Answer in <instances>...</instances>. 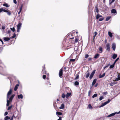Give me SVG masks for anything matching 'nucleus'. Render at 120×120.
<instances>
[{"label":"nucleus","instance_id":"f257e3e1","mask_svg":"<svg viewBox=\"0 0 120 120\" xmlns=\"http://www.w3.org/2000/svg\"><path fill=\"white\" fill-rule=\"evenodd\" d=\"M15 96V95L14 94L12 95L10 98H7V103L6 105L7 106H8L10 103H11L13 99Z\"/></svg>","mask_w":120,"mask_h":120},{"label":"nucleus","instance_id":"f03ea898","mask_svg":"<svg viewBox=\"0 0 120 120\" xmlns=\"http://www.w3.org/2000/svg\"><path fill=\"white\" fill-rule=\"evenodd\" d=\"M3 11L4 12L7 13V15L9 16H10L11 14V11L8 9L6 10L3 8H0V13Z\"/></svg>","mask_w":120,"mask_h":120},{"label":"nucleus","instance_id":"7ed1b4c3","mask_svg":"<svg viewBox=\"0 0 120 120\" xmlns=\"http://www.w3.org/2000/svg\"><path fill=\"white\" fill-rule=\"evenodd\" d=\"M42 68L43 69L41 71V73L43 75L45 74L47 75V76L49 77V74L46 70L45 67V64L42 67Z\"/></svg>","mask_w":120,"mask_h":120},{"label":"nucleus","instance_id":"20e7f679","mask_svg":"<svg viewBox=\"0 0 120 120\" xmlns=\"http://www.w3.org/2000/svg\"><path fill=\"white\" fill-rule=\"evenodd\" d=\"M100 17H101V18H100L99 20L100 21H101L103 20L104 19V17H102V16L98 14H97L96 15V19L97 20Z\"/></svg>","mask_w":120,"mask_h":120},{"label":"nucleus","instance_id":"39448f33","mask_svg":"<svg viewBox=\"0 0 120 120\" xmlns=\"http://www.w3.org/2000/svg\"><path fill=\"white\" fill-rule=\"evenodd\" d=\"M12 93V90L11 88L9 91L7 93V98H9V95L11 94Z\"/></svg>","mask_w":120,"mask_h":120},{"label":"nucleus","instance_id":"423d86ee","mask_svg":"<svg viewBox=\"0 0 120 120\" xmlns=\"http://www.w3.org/2000/svg\"><path fill=\"white\" fill-rule=\"evenodd\" d=\"M106 50L108 52H109L110 51V44L109 43H107L106 45Z\"/></svg>","mask_w":120,"mask_h":120},{"label":"nucleus","instance_id":"0eeeda50","mask_svg":"<svg viewBox=\"0 0 120 120\" xmlns=\"http://www.w3.org/2000/svg\"><path fill=\"white\" fill-rule=\"evenodd\" d=\"M63 74V70L62 68L60 69L59 73V77L60 78L62 77V76Z\"/></svg>","mask_w":120,"mask_h":120},{"label":"nucleus","instance_id":"6e6552de","mask_svg":"<svg viewBox=\"0 0 120 120\" xmlns=\"http://www.w3.org/2000/svg\"><path fill=\"white\" fill-rule=\"evenodd\" d=\"M95 70H94L92 72L91 74L90 77L89 78L90 79H91L93 77V76L94 74L95 73Z\"/></svg>","mask_w":120,"mask_h":120},{"label":"nucleus","instance_id":"1a4fd4ad","mask_svg":"<svg viewBox=\"0 0 120 120\" xmlns=\"http://www.w3.org/2000/svg\"><path fill=\"white\" fill-rule=\"evenodd\" d=\"M100 54L99 53H97L95 54L94 57V58L95 59H97L100 57Z\"/></svg>","mask_w":120,"mask_h":120},{"label":"nucleus","instance_id":"9d476101","mask_svg":"<svg viewBox=\"0 0 120 120\" xmlns=\"http://www.w3.org/2000/svg\"><path fill=\"white\" fill-rule=\"evenodd\" d=\"M114 81L111 82L110 83V85L111 86H113L114 84H116L117 83V82H115V80H114Z\"/></svg>","mask_w":120,"mask_h":120},{"label":"nucleus","instance_id":"9b49d317","mask_svg":"<svg viewBox=\"0 0 120 120\" xmlns=\"http://www.w3.org/2000/svg\"><path fill=\"white\" fill-rule=\"evenodd\" d=\"M112 48L113 50L115 51L116 49V45L115 43H113L112 44Z\"/></svg>","mask_w":120,"mask_h":120},{"label":"nucleus","instance_id":"f8f14e48","mask_svg":"<svg viewBox=\"0 0 120 120\" xmlns=\"http://www.w3.org/2000/svg\"><path fill=\"white\" fill-rule=\"evenodd\" d=\"M86 75V78H88L90 75L89 71L88 70L85 74Z\"/></svg>","mask_w":120,"mask_h":120},{"label":"nucleus","instance_id":"ddd939ff","mask_svg":"<svg viewBox=\"0 0 120 120\" xmlns=\"http://www.w3.org/2000/svg\"><path fill=\"white\" fill-rule=\"evenodd\" d=\"M111 13H112L113 14H115L116 13V14L117 13V12H116V10L115 9H112L111 10Z\"/></svg>","mask_w":120,"mask_h":120},{"label":"nucleus","instance_id":"4468645a","mask_svg":"<svg viewBox=\"0 0 120 120\" xmlns=\"http://www.w3.org/2000/svg\"><path fill=\"white\" fill-rule=\"evenodd\" d=\"M22 5L21 6H20V7L19 9V11L18 12V14L19 15H18L19 17H20V15H19L20 14V13L21 12L22 9Z\"/></svg>","mask_w":120,"mask_h":120},{"label":"nucleus","instance_id":"2eb2a0df","mask_svg":"<svg viewBox=\"0 0 120 120\" xmlns=\"http://www.w3.org/2000/svg\"><path fill=\"white\" fill-rule=\"evenodd\" d=\"M117 112H116L113 113H112V114H110L108 116V117H110L111 116H114V115L116 114H117Z\"/></svg>","mask_w":120,"mask_h":120},{"label":"nucleus","instance_id":"dca6fc26","mask_svg":"<svg viewBox=\"0 0 120 120\" xmlns=\"http://www.w3.org/2000/svg\"><path fill=\"white\" fill-rule=\"evenodd\" d=\"M71 95V93H67L66 95V98H68Z\"/></svg>","mask_w":120,"mask_h":120},{"label":"nucleus","instance_id":"f3484780","mask_svg":"<svg viewBox=\"0 0 120 120\" xmlns=\"http://www.w3.org/2000/svg\"><path fill=\"white\" fill-rule=\"evenodd\" d=\"M94 11L96 12L97 13H98L99 11L97 6H96L95 7L94 10Z\"/></svg>","mask_w":120,"mask_h":120},{"label":"nucleus","instance_id":"a211bd4d","mask_svg":"<svg viewBox=\"0 0 120 120\" xmlns=\"http://www.w3.org/2000/svg\"><path fill=\"white\" fill-rule=\"evenodd\" d=\"M99 53H101L103 52V49L101 46L99 47Z\"/></svg>","mask_w":120,"mask_h":120},{"label":"nucleus","instance_id":"6ab92c4d","mask_svg":"<svg viewBox=\"0 0 120 120\" xmlns=\"http://www.w3.org/2000/svg\"><path fill=\"white\" fill-rule=\"evenodd\" d=\"M117 55L114 54L112 55V58L113 59H114L117 57Z\"/></svg>","mask_w":120,"mask_h":120},{"label":"nucleus","instance_id":"aec40b11","mask_svg":"<svg viewBox=\"0 0 120 120\" xmlns=\"http://www.w3.org/2000/svg\"><path fill=\"white\" fill-rule=\"evenodd\" d=\"M56 114L57 116L59 117V115H62V112H56Z\"/></svg>","mask_w":120,"mask_h":120},{"label":"nucleus","instance_id":"412c9836","mask_svg":"<svg viewBox=\"0 0 120 120\" xmlns=\"http://www.w3.org/2000/svg\"><path fill=\"white\" fill-rule=\"evenodd\" d=\"M19 86V84H17L15 86L14 88V90L15 91H16L17 90L18 87Z\"/></svg>","mask_w":120,"mask_h":120},{"label":"nucleus","instance_id":"4be33fe9","mask_svg":"<svg viewBox=\"0 0 120 120\" xmlns=\"http://www.w3.org/2000/svg\"><path fill=\"white\" fill-rule=\"evenodd\" d=\"M17 117V115L16 116H15V114H13V116L12 117L10 120H13V117H14L15 118H16Z\"/></svg>","mask_w":120,"mask_h":120},{"label":"nucleus","instance_id":"5701e85b","mask_svg":"<svg viewBox=\"0 0 120 120\" xmlns=\"http://www.w3.org/2000/svg\"><path fill=\"white\" fill-rule=\"evenodd\" d=\"M10 40V38L8 37H6L4 38V40L5 41H8Z\"/></svg>","mask_w":120,"mask_h":120},{"label":"nucleus","instance_id":"b1692460","mask_svg":"<svg viewBox=\"0 0 120 120\" xmlns=\"http://www.w3.org/2000/svg\"><path fill=\"white\" fill-rule=\"evenodd\" d=\"M105 73H104L102 75H100L99 76V78H103L104 77L105 75Z\"/></svg>","mask_w":120,"mask_h":120},{"label":"nucleus","instance_id":"393cba45","mask_svg":"<svg viewBox=\"0 0 120 120\" xmlns=\"http://www.w3.org/2000/svg\"><path fill=\"white\" fill-rule=\"evenodd\" d=\"M18 98L19 99H22L23 98V96L22 94H20L19 95H18Z\"/></svg>","mask_w":120,"mask_h":120},{"label":"nucleus","instance_id":"a878e982","mask_svg":"<svg viewBox=\"0 0 120 120\" xmlns=\"http://www.w3.org/2000/svg\"><path fill=\"white\" fill-rule=\"evenodd\" d=\"M3 6L6 7V8H8L9 7V5H8L7 3H5L3 4Z\"/></svg>","mask_w":120,"mask_h":120},{"label":"nucleus","instance_id":"bb28decb","mask_svg":"<svg viewBox=\"0 0 120 120\" xmlns=\"http://www.w3.org/2000/svg\"><path fill=\"white\" fill-rule=\"evenodd\" d=\"M107 104H108V103H107V102L106 101V102H104V103H103V104H102V105L100 106V107H102L104 106L105 105Z\"/></svg>","mask_w":120,"mask_h":120},{"label":"nucleus","instance_id":"cd10ccee","mask_svg":"<svg viewBox=\"0 0 120 120\" xmlns=\"http://www.w3.org/2000/svg\"><path fill=\"white\" fill-rule=\"evenodd\" d=\"M22 25V23H19L17 25V27L20 29Z\"/></svg>","mask_w":120,"mask_h":120},{"label":"nucleus","instance_id":"c85d7f7f","mask_svg":"<svg viewBox=\"0 0 120 120\" xmlns=\"http://www.w3.org/2000/svg\"><path fill=\"white\" fill-rule=\"evenodd\" d=\"M97 80L96 79H95L93 80L92 83V86H94V84L96 83Z\"/></svg>","mask_w":120,"mask_h":120},{"label":"nucleus","instance_id":"c756f323","mask_svg":"<svg viewBox=\"0 0 120 120\" xmlns=\"http://www.w3.org/2000/svg\"><path fill=\"white\" fill-rule=\"evenodd\" d=\"M64 104H62L61 105L60 107V109H63L64 108Z\"/></svg>","mask_w":120,"mask_h":120},{"label":"nucleus","instance_id":"7c9ffc66","mask_svg":"<svg viewBox=\"0 0 120 120\" xmlns=\"http://www.w3.org/2000/svg\"><path fill=\"white\" fill-rule=\"evenodd\" d=\"M108 33V34H109V36L110 37H112V33H111V32L110 31H109Z\"/></svg>","mask_w":120,"mask_h":120},{"label":"nucleus","instance_id":"2f4dec72","mask_svg":"<svg viewBox=\"0 0 120 120\" xmlns=\"http://www.w3.org/2000/svg\"><path fill=\"white\" fill-rule=\"evenodd\" d=\"M10 119V117L8 116H6L4 118V120H7Z\"/></svg>","mask_w":120,"mask_h":120},{"label":"nucleus","instance_id":"473e14b6","mask_svg":"<svg viewBox=\"0 0 120 120\" xmlns=\"http://www.w3.org/2000/svg\"><path fill=\"white\" fill-rule=\"evenodd\" d=\"M115 0H112L111 2H110V1H109V5H111L112 4V3L115 1Z\"/></svg>","mask_w":120,"mask_h":120},{"label":"nucleus","instance_id":"72a5a7b5","mask_svg":"<svg viewBox=\"0 0 120 120\" xmlns=\"http://www.w3.org/2000/svg\"><path fill=\"white\" fill-rule=\"evenodd\" d=\"M65 97H66V96L64 94V93H63L62 95V97L63 98H64Z\"/></svg>","mask_w":120,"mask_h":120},{"label":"nucleus","instance_id":"f704fd0d","mask_svg":"<svg viewBox=\"0 0 120 120\" xmlns=\"http://www.w3.org/2000/svg\"><path fill=\"white\" fill-rule=\"evenodd\" d=\"M74 84L75 85L77 86L79 85V83L78 81H75V82Z\"/></svg>","mask_w":120,"mask_h":120},{"label":"nucleus","instance_id":"c9c22d12","mask_svg":"<svg viewBox=\"0 0 120 120\" xmlns=\"http://www.w3.org/2000/svg\"><path fill=\"white\" fill-rule=\"evenodd\" d=\"M97 96V94H94L92 96V97L93 98H94L95 97H96Z\"/></svg>","mask_w":120,"mask_h":120},{"label":"nucleus","instance_id":"e433bc0d","mask_svg":"<svg viewBox=\"0 0 120 120\" xmlns=\"http://www.w3.org/2000/svg\"><path fill=\"white\" fill-rule=\"evenodd\" d=\"M94 36H93L94 38V39L95 37L97 35V33L96 32H95L94 33Z\"/></svg>","mask_w":120,"mask_h":120},{"label":"nucleus","instance_id":"4c0bfd02","mask_svg":"<svg viewBox=\"0 0 120 120\" xmlns=\"http://www.w3.org/2000/svg\"><path fill=\"white\" fill-rule=\"evenodd\" d=\"M12 106H13V105H11V106H10L7 109V110H9L11 109Z\"/></svg>","mask_w":120,"mask_h":120},{"label":"nucleus","instance_id":"58836bf2","mask_svg":"<svg viewBox=\"0 0 120 120\" xmlns=\"http://www.w3.org/2000/svg\"><path fill=\"white\" fill-rule=\"evenodd\" d=\"M88 106L89 109H92L93 108L92 107L90 104H89Z\"/></svg>","mask_w":120,"mask_h":120},{"label":"nucleus","instance_id":"ea45409f","mask_svg":"<svg viewBox=\"0 0 120 120\" xmlns=\"http://www.w3.org/2000/svg\"><path fill=\"white\" fill-rule=\"evenodd\" d=\"M114 66V64H112L110 66L109 68L110 69L113 68Z\"/></svg>","mask_w":120,"mask_h":120},{"label":"nucleus","instance_id":"a19ab883","mask_svg":"<svg viewBox=\"0 0 120 120\" xmlns=\"http://www.w3.org/2000/svg\"><path fill=\"white\" fill-rule=\"evenodd\" d=\"M104 97H103L102 96H101L99 99V100L100 101H101L104 98Z\"/></svg>","mask_w":120,"mask_h":120},{"label":"nucleus","instance_id":"79ce46f5","mask_svg":"<svg viewBox=\"0 0 120 120\" xmlns=\"http://www.w3.org/2000/svg\"><path fill=\"white\" fill-rule=\"evenodd\" d=\"M110 17H107L106 19V21H108L110 19Z\"/></svg>","mask_w":120,"mask_h":120},{"label":"nucleus","instance_id":"37998d69","mask_svg":"<svg viewBox=\"0 0 120 120\" xmlns=\"http://www.w3.org/2000/svg\"><path fill=\"white\" fill-rule=\"evenodd\" d=\"M79 40V39L78 38H76L75 39V43H77L78 42Z\"/></svg>","mask_w":120,"mask_h":120},{"label":"nucleus","instance_id":"c03bdc74","mask_svg":"<svg viewBox=\"0 0 120 120\" xmlns=\"http://www.w3.org/2000/svg\"><path fill=\"white\" fill-rule=\"evenodd\" d=\"M11 30L13 32H14L15 31V29L14 27H13L12 28H11Z\"/></svg>","mask_w":120,"mask_h":120},{"label":"nucleus","instance_id":"a18cd8bd","mask_svg":"<svg viewBox=\"0 0 120 120\" xmlns=\"http://www.w3.org/2000/svg\"><path fill=\"white\" fill-rule=\"evenodd\" d=\"M46 75H44L42 76V78L44 79H45L46 78Z\"/></svg>","mask_w":120,"mask_h":120},{"label":"nucleus","instance_id":"49530a36","mask_svg":"<svg viewBox=\"0 0 120 120\" xmlns=\"http://www.w3.org/2000/svg\"><path fill=\"white\" fill-rule=\"evenodd\" d=\"M79 78V75L78 74H77L76 75V76L75 78V79H78Z\"/></svg>","mask_w":120,"mask_h":120},{"label":"nucleus","instance_id":"de8ad7c7","mask_svg":"<svg viewBox=\"0 0 120 120\" xmlns=\"http://www.w3.org/2000/svg\"><path fill=\"white\" fill-rule=\"evenodd\" d=\"M110 65V64H107V65H106L104 67V68L105 69V68L108 67L109 65Z\"/></svg>","mask_w":120,"mask_h":120},{"label":"nucleus","instance_id":"09e8293b","mask_svg":"<svg viewBox=\"0 0 120 120\" xmlns=\"http://www.w3.org/2000/svg\"><path fill=\"white\" fill-rule=\"evenodd\" d=\"M89 56L87 54H86L85 55V57L86 58H87Z\"/></svg>","mask_w":120,"mask_h":120},{"label":"nucleus","instance_id":"8fccbe9b","mask_svg":"<svg viewBox=\"0 0 120 120\" xmlns=\"http://www.w3.org/2000/svg\"><path fill=\"white\" fill-rule=\"evenodd\" d=\"M108 93L107 92H103V95H106Z\"/></svg>","mask_w":120,"mask_h":120},{"label":"nucleus","instance_id":"3c124183","mask_svg":"<svg viewBox=\"0 0 120 120\" xmlns=\"http://www.w3.org/2000/svg\"><path fill=\"white\" fill-rule=\"evenodd\" d=\"M16 35L15 34V33H14V34L13 35L12 37V38H15L16 37Z\"/></svg>","mask_w":120,"mask_h":120},{"label":"nucleus","instance_id":"603ef678","mask_svg":"<svg viewBox=\"0 0 120 120\" xmlns=\"http://www.w3.org/2000/svg\"><path fill=\"white\" fill-rule=\"evenodd\" d=\"M115 80H116L117 81H118V80H120V79L118 77V78H116V79Z\"/></svg>","mask_w":120,"mask_h":120},{"label":"nucleus","instance_id":"864d4df0","mask_svg":"<svg viewBox=\"0 0 120 120\" xmlns=\"http://www.w3.org/2000/svg\"><path fill=\"white\" fill-rule=\"evenodd\" d=\"M20 29L17 28V32H19L20 31Z\"/></svg>","mask_w":120,"mask_h":120},{"label":"nucleus","instance_id":"5fc2aeb1","mask_svg":"<svg viewBox=\"0 0 120 120\" xmlns=\"http://www.w3.org/2000/svg\"><path fill=\"white\" fill-rule=\"evenodd\" d=\"M75 59H71L70 61H75Z\"/></svg>","mask_w":120,"mask_h":120},{"label":"nucleus","instance_id":"6e6d98bb","mask_svg":"<svg viewBox=\"0 0 120 120\" xmlns=\"http://www.w3.org/2000/svg\"><path fill=\"white\" fill-rule=\"evenodd\" d=\"M92 58H89L88 59V61H91L92 60Z\"/></svg>","mask_w":120,"mask_h":120},{"label":"nucleus","instance_id":"4d7b16f0","mask_svg":"<svg viewBox=\"0 0 120 120\" xmlns=\"http://www.w3.org/2000/svg\"><path fill=\"white\" fill-rule=\"evenodd\" d=\"M13 2L14 3L16 4H17V2L16 0H13Z\"/></svg>","mask_w":120,"mask_h":120},{"label":"nucleus","instance_id":"13d9d810","mask_svg":"<svg viewBox=\"0 0 120 120\" xmlns=\"http://www.w3.org/2000/svg\"><path fill=\"white\" fill-rule=\"evenodd\" d=\"M8 112H5L4 114V116H6L8 114Z\"/></svg>","mask_w":120,"mask_h":120},{"label":"nucleus","instance_id":"bf43d9fd","mask_svg":"<svg viewBox=\"0 0 120 120\" xmlns=\"http://www.w3.org/2000/svg\"><path fill=\"white\" fill-rule=\"evenodd\" d=\"M62 117H59V119H58L57 120H62Z\"/></svg>","mask_w":120,"mask_h":120},{"label":"nucleus","instance_id":"052dcab7","mask_svg":"<svg viewBox=\"0 0 120 120\" xmlns=\"http://www.w3.org/2000/svg\"><path fill=\"white\" fill-rule=\"evenodd\" d=\"M119 57H118L115 60V61H116L117 62L119 60Z\"/></svg>","mask_w":120,"mask_h":120},{"label":"nucleus","instance_id":"680f3d73","mask_svg":"<svg viewBox=\"0 0 120 120\" xmlns=\"http://www.w3.org/2000/svg\"><path fill=\"white\" fill-rule=\"evenodd\" d=\"M0 41L2 42V44H4V43L3 41L1 39H0Z\"/></svg>","mask_w":120,"mask_h":120},{"label":"nucleus","instance_id":"e2e57ef3","mask_svg":"<svg viewBox=\"0 0 120 120\" xmlns=\"http://www.w3.org/2000/svg\"><path fill=\"white\" fill-rule=\"evenodd\" d=\"M98 83H96V84L95 85V87H97V86H98Z\"/></svg>","mask_w":120,"mask_h":120},{"label":"nucleus","instance_id":"0e129e2a","mask_svg":"<svg viewBox=\"0 0 120 120\" xmlns=\"http://www.w3.org/2000/svg\"><path fill=\"white\" fill-rule=\"evenodd\" d=\"M91 92V91L90 90H89L88 92V96H90V94Z\"/></svg>","mask_w":120,"mask_h":120},{"label":"nucleus","instance_id":"69168bd1","mask_svg":"<svg viewBox=\"0 0 120 120\" xmlns=\"http://www.w3.org/2000/svg\"><path fill=\"white\" fill-rule=\"evenodd\" d=\"M110 100L109 99H108V101H106V102H107V103H109L110 102Z\"/></svg>","mask_w":120,"mask_h":120},{"label":"nucleus","instance_id":"338daca9","mask_svg":"<svg viewBox=\"0 0 120 120\" xmlns=\"http://www.w3.org/2000/svg\"><path fill=\"white\" fill-rule=\"evenodd\" d=\"M2 28L4 30L5 29V27L4 26H2Z\"/></svg>","mask_w":120,"mask_h":120},{"label":"nucleus","instance_id":"774afa93","mask_svg":"<svg viewBox=\"0 0 120 120\" xmlns=\"http://www.w3.org/2000/svg\"><path fill=\"white\" fill-rule=\"evenodd\" d=\"M116 62V61H115L113 64H114V65H115V64Z\"/></svg>","mask_w":120,"mask_h":120}]
</instances>
